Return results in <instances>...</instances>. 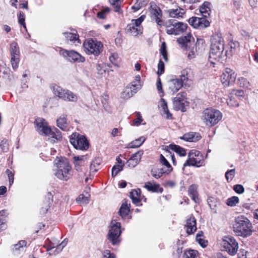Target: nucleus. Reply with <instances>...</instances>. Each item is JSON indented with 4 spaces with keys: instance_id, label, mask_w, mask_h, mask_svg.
<instances>
[{
    "instance_id": "13",
    "label": "nucleus",
    "mask_w": 258,
    "mask_h": 258,
    "mask_svg": "<svg viewBox=\"0 0 258 258\" xmlns=\"http://www.w3.org/2000/svg\"><path fill=\"white\" fill-rule=\"evenodd\" d=\"M145 15H142L137 19H133L131 23L128 24L126 27V32L133 36H138L143 33V28L141 26L142 22L145 19Z\"/></svg>"
},
{
    "instance_id": "9",
    "label": "nucleus",
    "mask_w": 258,
    "mask_h": 258,
    "mask_svg": "<svg viewBox=\"0 0 258 258\" xmlns=\"http://www.w3.org/2000/svg\"><path fill=\"white\" fill-rule=\"evenodd\" d=\"M121 224L116 220H112L110 227L107 234V239L113 245L120 243L119 236L121 235Z\"/></svg>"
},
{
    "instance_id": "38",
    "label": "nucleus",
    "mask_w": 258,
    "mask_h": 258,
    "mask_svg": "<svg viewBox=\"0 0 258 258\" xmlns=\"http://www.w3.org/2000/svg\"><path fill=\"white\" fill-rule=\"evenodd\" d=\"M63 35L68 40L72 42L77 41L78 43H81V41L79 38V35L75 33L64 32Z\"/></svg>"
},
{
    "instance_id": "15",
    "label": "nucleus",
    "mask_w": 258,
    "mask_h": 258,
    "mask_svg": "<svg viewBox=\"0 0 258 258\" xmlns=\"http://www.w3.org/2000/svg\"><path fill=\"white\" fill-rule=\"evenodd\" d=\"M236 78L235 72L230 68H226L221 76V81L224 87H228L234 84Z\"/></svg>"
},
{
    "instance_id": "20",
    "label": "nucleus",
    "mask_w": 258,
    "mask_h": 258,
    "mask_svg": "<svg viewBox=\"0 0 258 258\" xmlns=\"http://www.w3.org/2000/svg\"><path fill=\"white\" fill-rule=\"evenodd\" d=\"M53 202V196L51 192H48L44 200L40 204V213L45 215L51 207Z\"/></svg>"
},
{
    "instance_id": "42",
    "label": "nucleus",
    "mask_w": 258,
    "mask_h": 258,
    "mask_svg": "<svg viewBox=\"0 0 258 258\" xmlns=\"http://www.w3.org/2000/svg\"><path fill=\"white\" fill-rule=\"evenodd\" d=\"M184 258H198V252L196 250H189L184 252Z\"/></svg>"
},
{
    "instance_id": "17",
    "label": "nucleus",
    "mask_w": 258,
    "mask_h": 258,
    "mask_svg": "<svg viewBox=\"0 0 258 258\" xmlns=\"http://www.w3.org/2000/svg\"><path fill=\"white\" fill-rule=\"evenodd\" d=\"M59 53L64 58L68 59L70 61L83 62L85 60L84 56L73 50H68L61 49Z\"/></svg>"
},
{
    "instance_id": "25",
    "label": "nucleus",
    "mask_w": 258,
    "mask_h": 258,
    "mask_svg": "<svg viewBox=\"0 0 258 258\" xmlns=\"http://www.w3.org/2000/svg\"><path fill=\"white\" fill-rule=\"evenodd\" d=\"M190 70L189 69H184L181 72L180 75V81L185 87L189 86V83L191 82Z\"/></svg>"
},
{
    "instance_id": "22",
    "label": "nucleus",
    "mask_w": 258,
    "mask_h": 258,
    "mask_svg": "<svg viewBox=\"0 0 258 258\" xmlns=\"http://www.w3.org/2000/svg\"><path fill=\"white\" fill-rule=\"evenodd\" d=\"M27 248V242L25 240H20L18 243L13 245V253L17 256L23 253Z\"/></svg>"
},
{
    "instance_id": "45",
    "label": "nucleus",
    "mask_w": 258,
    "mask_h": 258,
    "mask_svg": "<svg viewBox=\"0 0 258 258\" xmlns=\"http://www.w3.org/2000/svg\"><path fill=\"white\" fill-rule=\"evenodd\" d=\"M238 84L240 87L243 88H248L250 86V83L247 79L244 77H240L238 79Z\"/></svg>"
},
{
    "instance_id": "60",
    "label": "nucleus",
    "mask_w": 258,
    "mask_h": 258,
    "mask_svg": "<svg viewBox=\"0 0 258 258\" xmlns=\"http://www.w3.org/2000/svg\"><path fill=\"white\" fill-rule=\"evenodd\" d=\"M137 118L134 120V124L136 125H140L142 121V117L139 112H137Z\"/></svg>"
},
{
    "instance_id": "46",
    "label": "nucleus",
    "mask_w": 258,
    "mask_h": 258,
    "mask_svg": "<svg viewBox=\"0 0 258 258\" xmlns=\"http://www.w3.org/2000/svg\"><path fill=\"white\" fill-rule=\"evenodd\" d=\"M239 202V198L237 197L233 196L227 200L226 204L230 207H233Z\"/></svg>"
},
{
    "instance_id": "33",
    "label": "nucleus",
    "mask_w": 258,
    "mask_h": 258,
    "mask_svg": "<svg viewBox=\"0 0 258 258\" xmlns=\"http://www.w3.org/2000/svg\"><path fill=\"white\" fill-rule=\"evenodd\" d=\"M130 203H127L126 201L123 203L119 209V214L122 219H125L128 215L130 212Z\"/></svg>"
},
{
    "instance_id": "10",
    "label": "nucleus",
    "mask_w": 258,
    "mask_h": 258,
    "mask_svg": "<svg viewBox=\"0 0 258 258\" xmlns=\"http://www.w3.org/2000/svg\"><path fill=\"white\" fill-rule=\"evenodd\" d=\"M84 51L88 54L98 56L102 51V43L92 38L86 39L83 43Z\"/></svg>"
},
{
    "instance_id": "47",
    "label": "nucleus",
    "mask_w": 258,
    "mask_h": 258,
    "mask_svg": "<svg viewBox=\"0 0 258 258\" xmlns=\"http://www.w3.org/2000/svg\"><path fill=\"white\" fill-rule=\"evenodd\" d=\"M235 169L227 170L225 173V178L228 182H230L235 176Z\"/></svg>"
},
{
    "instance_id": "27",
    "label": "nucleus",
    "mask_w": 258,
    "mask_h": 258,
    "mask_svg": "<svg viewBox=\"0 0 258 258\" xmlns=\"http://www.w3.org/2000/svg\"><path fill=\"white\" fill-rule=\"evenodd\" d=\"M201 138L200 134L196 132H189L183 135L181 139L190 142H196Z\"/></svg>"
},
{
    "instance_id": "59",
    "label": "nucleus",
    "mask_w": 258,
    "mask_h": 258,
    "mask_svg": "<svg viewBox=\"0 0 258 258\" xmlns=\"http://www.w3.org/2000/svg\"><path fill=\"white\" fill-rule=\"evenodd\" d=\"M233 190L237 194H242L244 191V187L241 184H236L233 186Z\"/></svg>"
},
{
    "instance_id": "48",
    "label": "nucleus",
    "mask_w": 258,
    "mask_h": 258,
    "mask_svg": "<svg viewBox=\"0 0 258 258\" xmlns=\"http://www.w3.org/2000/svg\"><path fill=\"white\" fill-rule=\"evenodd\" d=\"M122 165L115 164L112 168V176L115 177L120 171L123 169Z\"/></svg>"
},
{
    "instance_id": "35",
    "label": "nucleus",
    "mask_w": 258,
    "mask_h": 258,
    "mask_svg": "<svg viewBox=\"0 0 258 258\" xmlns=\"http://www.w3.org/2000/svg\"><path fill=\"white\" fill-rule=\"evenodd\" d=\"M160 107L161 111L166 115V118L167 119H172V114L169 112L168 109L167 102L163 98H161L160 100Z\"/></svg>"
},
{
    "instance_id": "11",
    "label": "nucleus",
    "mask_w": 258,
    "mask_h": 258,
    "mask_svg": "<svg viewBox=\"0 0 258 258\" xmlns=\"http://www.w3.org/2000/svg\"><path fill=\"white\" fill-rule=\"evenodd\" d=\"M204 163L203 155L199 151L191 150L188 154V158L183 164V167L185 166L201 167Z\"/></svg>"
},
{
    "instance_id": "43",
    "label": "nucleus",
    "mask_w": 258,
    "mask_h": 258,
    "mask_svg": "<svg viewBox=\"0 0 258 258\" xmlns=\"http://www.w3.org/2000/svg\"><path fill=\"white\" fill-rule=\"evenodd\" d=\"M6 213V211L5 210L0 211V232L6 228V224L4 222Z\"/></svg>"
},
{
    "instance_id": "7",
    "label": "nucleus",
    "mask_w": 258,
    "mask_h": 258,
    "mask_svg": "<svg viewBox=\"0 0 258 258\" xmlns=\"http://www.w3.org/2000/svg\"><path fill=\"white\" fill-rule=\"evenodd\" d=\"M166 31L169 35H180L185 31L188 26L186 23L176 22L175 20L170 19L165 23Z\"/></svg>"
},
{
    "instance_id": "41",
    "label": "nucleus",
    "mask_w": 258,
    "mask_h": 258,
    "mask_svg": "<svg viewBox=\"0 0 258 258\" xmlns=\"http://www.w3.org/2000/svg\"><path fill=\"white\" fill-rule=\"evenodd\" d=\"M206 18H199V29H202L209 26L210 23Z\"/></svg>"
},
{
    "instance_id": "5",
    "label": "nucleus",
    "mask_w": 258,
    "mask_h": 258,
    "mask_svg": "<svg viewBox=\"0 0 258 258\" xmlns=\"http://www.w3.org/2000/svg\"><path fill=\"white\" fill-rule=\"evenodd\" d=\"M222 118V113L219 110L212 108L205 109L201 117L204 124L210 127L217 124Z\"/></svg>"
},
{
    "instance_id": "2",
    "label": "nucleus",
    "mask_w": 258,
    "mask_h": 258,
    "mask_svg": "<svg viewBox=\"0 0 258 258\" xmlns=\"http://www.w3.org/2000/svg\"><path fill=\"white\" fill-rule=\"evenodd\" d=\"M54 163L56 167L54 174L57 178L63 181H68L72 177V167L67 158L55 159Z\"/></svg>"
},
{
    "instance_id": "1",
    "label": "nucleus",
    "mask_w": 258,
    "mask_h": 258,
    "mask_svg": "<svg viewBox=\"0 0 258 258\" xmlns=\"http://www.w3.org/2000/svg\"><path fill=\"white\" fill-rule=\"evenodd\" d=\"M224 40L220 34H214L211 37V47L209 60L212 63L214 60L219 61L226 58L228 54L227 50L224 51Z\"/></svg>"
},
{
    "instance_id": "56",
    "label": "nucleus",
    "mask_w": 258,
    "mask_h": 258,
    "mask_svg": "<svg viewBox=\"0 0 258 258\" xmlns=\"http://www.w3.org/2000/svg\"><path fill=\"white\" fill-rule=\"evenodd\" d=\"M104 64L103 63H98L96 65V70L97 71V73L99 75H102L105 73V70L104 69Z\"/></svg>"
},
{
    "instance_id": "39",
    "label": "nucleus",
    "mask_w": 258,
    "mask_h": 258,
    "mask_svg": "<svg viewBox=\"0 0 258 258\" xmlns=\"http://www.w3.org/2000/svg\"><path fill=\"white\" fill-rule=\"evenodd\" d=\"M111 5L112 6L114 11L118 13H122L120 9V1L119 0H109Z\"/></svg>"
},
{
    "instance_id": "26",
    "label": "nucleus",
    "mask_w": 258,
    "mask_h": 258,
    "mask_svg": "<svg viewBox=\"0 0 258 258\" xmlns=\"http://www.w3.org/2000/svg\"><path fill=\"white\" fill-rule=\"evenodd\" d=\"M182 86L183 85L179 79H173L169 82V89L172 94L177 92Z\"/></svg>"
},
{
    "instance_id": "3",
    "label": "nucleus",
    "mask_w": 258,
    "mask_h": 258,
    "mask_svg": "<svg viewBox=\"0 0 258 258\" xmlns=\"http://www.w3.org/2000/svg\"><path fill=\"white\" fill-rule=\"evenodd\" d=\"M233 227L234 232L237 236L246 237L252 234V224L248 218L243 216H238L235 219Z\"/></svg>"
},
{
    "instance_id": "8",
    "label": "nucleus",
    "mask_w": 258,
    "mask_h": 258,
    "mask_svg": "<svg viewBox=\"0 0 258 258\" xmlns=\"http://www.w3.org/2000/svg\"><path fill=\"white\" fill-rule=\"evenodd\" d=\"M52 89L54 94L64 101L76 102L78 99V95L69 90L64 89L56 85Z\"/></svg>"
},
{
    "instance_id": "21",
    "label": "nucleus",
    "mask_w": 258,
    "mask_h": 258,
    "mask_svg": "<svg viewBox=\"0 0 258 258\" xmlns=\"http://www.w3.org/2000/svg\"><path fill=\"white\" fill-rule=\"evenodd\" d=\"M143 153V150H140L133 154L126 163L127 166L131 168L136 167L140 162Z\"/></svg>"
},
{
    "instance_id": "16",
    "label": "nucleus",
    "mask_w": 258,
    "mask_h": 258,
    "mask_svg": "<svg viewBox=\"0 0 258 258\" xmlns=\"http://www.w3.org/2000/svg\"><path fill=\"white\" fill-rule=\"evenodd\" d=\"M10 51L11 55V62L12 68L14 70H16L18 68L20 61V50L17 42H13L10 44Z\"/></svg>"
},
{
    "instance_id": "50",
    "label": "nucleus",
    "mask_w": 258,
    "mask_h": 258,
    "mask_svg": "<svg viewBox=\"0 0 258 258\" xmlns=\"http://www.w3.org/2000/svg\"><path fill=\"white\" fill-rule=\"evenodd\" d=\"M230 94L234 97H236L240 99L243 98L244 96V93L242 90H233Z\"/></svg>"
},
{
    "instance_id": "52",
    "label": "nucleus",
    "mask_w": 258,
    "mask_h": 258,
    "mask_svg": "<svg viewBox=\"0 0 258 258\" xmlns=\"http://www.w3.org/2000/svg\"><path fill=\"white\" fill-rule=\"evenodd\" d=\"M160 53L162 54L163 59L165 61H167V52L166 49V44L165 42L162 43L160 48Z\"/></svg>"
},
{
    "instance_id": "64",
    "label": "nucleus",
    "mask_w": 258,
    "mask_h": 258,
    "mask_svg": "<svg viewBox=\"0 0 258 258\" xmlns=\"http://www.w3.org/2000/svg\"><path fill=\"white\" fill-rule=\"evenodd\" d=\"M6 172L8 173L9 180V183H10V185H11L14 182V174L12 172V171H11L9 169H7Z\"/></svg>"
},
{
    "instance_id": "19",
    "label": "nucleus",
    "mask_w": 258,
    "mask_h": 258,
    "mask_svg": "<svg viewBox=\"0 0 258 258\" xmlns=\"http://www.w3.org/2000/svg\"><path fill=\"white\" fill-rule=\"evenodd\" d=\"M141 85L137 84H128L121 92L120 95L121 98L124 99L130 98L141 89Z\"/></svg>"
},
{
    "instance_id": "62",
    "label": "nucleus",
    "mask_w": 258,
    "mask_h": 258,
    "mask_svg": "<svg viewBox=\"0 0 258 258\" xmlns=\"http://www.w3.org/2000/svg\"><path fill=\"white\" fill-rule=\"evenodd\" d=\"M104 258H115V255L111 253L109 250H105L103 253Z\"/></svg>"
},
{
    "instance_id": "31",
    "label": "nucleus",
    "mask_w": 258,
    "mask_h": 258,
    "mask_svg": "<svg viewBox=\"0 0 258 258\" xmlns=\"http://www.w3.org/2000/svg\"><path fill=\"white\" fill-rule=\"evenodd\" d=\"M211 4L209 2H205L200 8V12L204 17L210 16Z\"/></svg>"
},
{
    "instance_id": "18",
    "label": "nucleus",
    "mask_w": 258,
    "mask_h": 258,
    "mask_svg": "<svg viewBox=\"0 0 258 258\" xmlns=\"http://www.w3.org/2000/svg\"><path fill=\"white\" fill-rule=\"evenodd\" d=\"M186 93L184 92H181L178 93L176 96L173 99V105L174 108L176 110H181L184 112L185 103L186 101Z\"/></svg>"
},
{
    "instance_id": "58",
    "label": "nucleus",
    "mask_w": 258,
    "mask_h": 258,
    "mask_svg": "<svg viewBox=\"0 0 258 258\" xmlns=\"http://www.w3.org/2000/svg\"><path fill=\"white\" fill-rule=\"evenodd\" d=\"M55 249L52 251V253L54 254H57L58 253H59L63 249V246H62V245H60V244L57 245L56 247H55V246H53V247H50L48 249V250H53V249Z\"/></svg>"
},
{
    "instance_id": "36",
    "label": "nucleus",
    "mask_w": 258,
    "mask_h": 258,
    "mask_svg": "<svg viewBox=\"0 0 258 258\" xmlns=\"http://www.w3.org/2000/svg\"><path fill=\"white\" fill-rule=\"evenodd\" d=\"M146 138L144 137H141L131 142L127 146L128 148H136L140 147L145 141Z\"/></svg>"
},
{
    "instance_id": "51",
    "label": "nucleus",
    "mask_w": 258,
    "mask_h": 258,
    "mask_svg": "<svg viewBox=\"0 0 258 258\" xmlns=\"http://www.w3.org/2000/svg\"><path fill=\"white\" fill-rule=\"evenodd\" d=\"M229 45L230 47V51L231 53H234L235 51L238 49L239 47V43L237 41H230L229 43ZM231 55L232 54H230Z\"/></svg>"
},
{
    "instance_id": "34",
    "label": "nucleus",
    "mask_w": 258,
    "mask_h": 258,
    "mask_svg": "<svg viewBox=\"0 0 258 258\" xmlns=\"http://www.w3.org/2000/svg\"><path fill=\"white\" fill-rule=\"evenodd\" d=\"M141 190L140 189H133L130 192V198L134 204L138 205L141 202L140 200Z\"/></svg>"
},
{
    "instance_id": "4",
    "label": "nucleus",
    "mask_w": 258,
    "mask_h": 258,
    "mask_svg": "<svg viewBox=\"0 0 258 258\" xmlns=\"http://www.w3.org/2000/svg\"><path fill=\"white\" fill-rule=\"evenodd\" d=\"M177 41L183 49L190 50L195 46L196 50L198 52H202L206 47L205 41L202 38H197L195 44L194 38L190 33L178 38Z\"/></svg>"
},
{
    "instance_id": "53",
    "label": "nucleus",
    "mask_w": 258,
    "mask_h": 258,
    "mask_svg": "<svg viewBox=\"0 0 258 258\" xmlns=\"http://www.w3.org/2000/svg\"><path fill=\"white\" fill-rule=\"evenodd\" d=\"M18 22L19 23L22 25L23 27L26 29V26L25 22V15L22 11L19 12V15L18 16Z\"/></svg>"
},
{
    "instance_id": "30",
    "label": "nucleus",
    "mask_w": 258,
    "mask_h": 258,
    "mask_svg": "<svg viewBox=\"0 0 258 258\" xmlns=\"http://www.w3.org/2000/svg\"><path fill=\"white\" fill-rule=\"evenodd\" d=\"M67 116L66 114H62L56 120L57 126L63 131L67 130L68 126Z\"/></svg>"
},
{
    "instance_id": "44",
    "label": "nucleus",
    "mask_w": 258,
    "mask_h": 258,
    "mask_svg": "<svg viewBox=\"0 0 258 258\" xmlns=\"http://www.w3.org/2000/svg\"><path fill=\"white\" fill-rule=\"evenodd\" d=\"M160 162L165 168L168 169V171L172 170V167L171 165L162 154H161L160 156Z\"/></svg>"
},
{
    "instance_id": "61",
    "label": "nucleus",
    "mask_w": 258,
    "mask_h": 258,
    "mask_svg": "<svg viewBox=\"0 0 258 258\" xmlns=\"http://www.w3.org/2000/svg\"><path fill=\"white\" fill-rule=\"evenodd\" d=\"M96 164H97V160L93 161L90 165V172L92 173H95L98 171L96 168Z\"/></svg>"
},
{
    "instance_id": "6",
    "label": "nucleus",
    "mask_w": 258,
    "mask_h": 258,
    "mask_svg": "<svg viewBox=\"0 0 258 258\" xmlns=\"http://www.w3.org/2000/svg\"><path fill=\"white\" fill-rule=\"evenodd\" d=\"M34 124L36 131L42 136H51L52 138H54L57 140L61 138L59 132H57V135H55L48 126L46 120L42 118H36Z\"/></svg>"
},
{
    "instance_id": "29",
    "label": "nucleus",
    "mask_w": 258,
    "mask_h": 258,
    "mask_svg": "<svg viewBox=\"0 0 258 258\" xmlns=\"http://www.w3.org/2000/svg\"><path fill=\"white\" fill-rule=\"evenodd\" d=\"M90 195L87 191H84L76 199L77 202L83 206L87 205L90 201Z\"/></svg>"
},
{
    "instance_id": "57",
    "label": "nucleus",
    "mask_w": 258,
    "mask_h": 258,
    "mask_svg": "<svg viewBox=\"0 0 258 258\" xmlns=\"http://www.w3.org/2000/svg\"><path fill=\"white\" fill-rule=\"evenodd\" d=\"M151 174L153 177L156 179H158L162 176V172H160L158 168L152 169Z\"/></svg>"
},
{
    "instance_id": "63",
    "label": "nucleus",
    "mask_w": 258,
    "mask_h": 258,
    "mask_svg": "<svg viewBox=\"0 0 258 258\" xmlns=\"http://www.w3.org/2000/svg\"><path fill=\"white\" fill-rule=\"evenodd\" d=\"M188 191L190 196L198 194L197 187L195 185H190L188 188Z\"/></svg>"
},
{
    "instance_id": "55",
    "label": "nucleus",
    "mask_w": 258,
    "mask_h": 258,
    "mask_svg": "<svg viewBox=\"0 0 258 258\" xmlns=\"http://www.w3.org/2000/svg\"><path fill=\"white\" fill-rule=\"evenodd\" d=\"M0 147L3 152H7L9 149V144L7 140L5 139L3 140L0 143Z\"/></svg>"
},
{
    "instance_id": "49",
    "label": "nucleus",
    "mask_w": 258,
    "mask_h": 258,
    "mask_svg": "<svg viewBox=\"0 0 258 258\" xmlns=\"http://www.w3.org/2000/svg\"><path fill=\"white\" fill-rule=\"evenodd\" d=\"M199 17H192L188 19V23L194 28L199 29Z\"/></svg>"
},
{
    "instance_id": "23",
    "label": "nucleus",
    "mask_w": 258,
    "mask_h": 258,
    "mask_svg": "<svg viewBox=\"0 0 258 258\" xmlns=\"http://www.w3.org/2000/svg\"><path fill=\"white\" fill-rule=\"evenodd\" d=\"M197 222L196 218L191 215L189 218L186 220V232L188 234L194 233L197 230Z\"/></svg>"
},
{
    "instance_id": "24",
    "label": "nucleus",
    "mask_w": 258,
    "mask_h": 258,
    "mask_svg": "<svg viewBox=\"0 0 258 258\" xmlns=\"http://www.w3.org/2000/svg\"><path fill=\"white\" fill-rule=\"evenodd\" d=\"M185 12V10L178 6L176 9H170L167 11L170 17L177 19L182 18Z\"/></svg>"
},
{
    "instance_id": "54",
    "label": "nucleus",
    "mask_w": 258,
    "mask_h": 258,
    "mask_svg": "<svg viewBox=\"0 0 258 258\" xmlns=\"http://www.w3.org/2000/svg\"><path fill=\"white\" fill-rule=\"evenodd\" d=\"M164 72V63L163 61L160 59L158 64V72L157 74L158 76H160L163 74Z\"/></svg>"
},
{
    "instance_id": "28",
    "label": "nucleus",
    "mask_w": 258,
    "mask_h": 258,
    "mask_svg": "<svg viewBox=\"0 0 258 258\" xmlns=\"http://www.w3.org/2000/svg\"><path fill=\"white\" fill-rule=\"evenodd\" d=\"M169 150L175 151L180 156H184L186 155V150L176 145L170 144L169 146H166V151L169 152Z\"/></svg>"
},
{
    "instance_id": "40",
    "label": "nucleus",
    "mask_w": 258,
    "mask_h": 258,
    "mask_svg": "<svg viewBox=\"0 0 258 258\" xmlns=\"http://www.w3.org/2000/svg\"><path fill=\"white\" fill-rule=\"evenodd\" d=\"M227 103L230 106L238 107L239 104L238 102L236 100L235 97L233 95L230 94L229 98L227 99Z\"/></svg>"
},
{
    "instance_id": "14",
    "label": "nucleus",
    "mask_w": 258,
    "mask_h": 258,
    "mask_svg": "<svg viewBox=\"0 0 258 258\" xmlns=\"http://www.w3.org/2000/svg\"><path fill=\"white\" fill-rule=\"evenodd\" d=\"M223 245L226 250L231 255H234L238 249V243L232 236L224 237L223 239Z\"/></svg>"
},
{
    "instance_id": "32",
    "label": "nucleus",
    "mask_w": 258,
    "mask_h": 258,
    "mask_svg": "<svg viewBox=\"0 0 258 258\" xmlns=\"http://www.w3.org/2000/svg\"><path fill=\"white\" fill-rule=\"evenodd\" d=\"M144 186L148 191L154 192L162 193L163 190V189L160 187L159 184H153L151 182H148Z\"/></svg>"
},
{
    "instance_id": "12",
    "label": "nucleus",
    "mask_w": 258,
    "mask_h": 258,
    "mask_svg": "<svg viewBox=\"0 0 258 258\" xmlns=\"http://www.w3.org/2000/svg\"><path fill=\"white\" fill-rule=\"evenodd\" d=\"M70 142L77 150H87L89 147V144L86 138L77 133H74L71 135Z\"/></svg>"
},
{
    "instance_id": "37",
    "label": "nucleus",
    "mask_w": 258,
    "mask_h": 258,
    "mask_svg": "<svg viewBox=\"0 0 258 258\" xmlns=\"http://www.w3.org/2000/svg\"><path fill=\"white\" fill-rule=\"evenodd\" d=\"M152 13L155 17V19L157 24L158 25L161 26L163 25V21L161 19L162 17V12L161 10L159 8H157L153 9Z\"/></svg>"
}]
</instances>
